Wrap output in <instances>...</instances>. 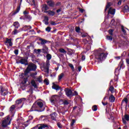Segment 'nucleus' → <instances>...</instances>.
Wrapping results in <instances>:
<instances>
[{
	"label": "nucleus",
	"mask_w": 129,
	"mask_h": 129,
	"mask_svg": "<svg viewBox=\"0 0 129 129\" xmlns=\"http://www.w3.org/2000/svg\"><path fill=\"white\" fill-rule=\"evenodd\" d=\"M47 6H49L50 8H54L55 7V2L52 0H49L46 2Z\"/></svg>",
	"instance_id": "obj_12"
},
{
	"label": "nucleus",
	"mask_w": 129,
	"mask_h": 129,
	"mask_svg": "<svg viewBox=\"0 0 129 129\" xmlns=\"http://www.w3.org/2000/svg\"><path fill=\"white\" fill-rule=\"evenodd\" d=\"M41 51H42V52L43 54H48L49 48H48V47H47V46L43 45Z\"/></svg>",
	"instance_id": "obj_10"
},
{
	"label": "nucleus",
	"mask_w": 129,
	"mask_h": 129,
	"mask_svg": "<svg viewBox=\"0 0 129 129\" xmlns=\"http://www.w3.org/2000/svg\"><path fill=\"white\" fill-rule=\"evenodd\" d=\"M56 112H53L50 114V117L52 119V120H56Z\"/></svg>",
	"instance_id": "obj_25"
},
{
	"label": "nucleus",
	"mask_w": 129,
	"mask_h": 129,
	"mask_svg": "<svg viewBox=\"0 0 129 129\" xmlns=\"http://www.w3.org/2000/svg\"><path fill=\"white\" fill-rule=\"evenodd\" d=\"M56 96H57V95H55L52 96L51 97V99H50L51 102L54 103L55 102V101H56Z\"/></svg>",
	"instance_id": "obj_34"
},
{
	"label": "nucleus",
	"mask_w": 129,
	"mask_h": 129,
	"mask_svg": "<svg viewBox=\"0 0 129 129\" xmlns=\"http://www.w3.org/2000/svg\"><path fill=\"white\" fill-rule=\"evenodd\" d=\"M26 70L30 73L31 71H36L37 70V65L33 62H30L28 64V67H27Z\"/></svg>",
	"instance_id": "obj_5"
},
{
	"label": "nucleus",
	"mask_w": 129,
	"mask_h": 129,
	"mask_svg": "<svg viewBox=\"0 0 129 129\" xmlns=\"http://www.w3.org/2000/svg\"><path fill=\"white\" fill-rule=\"evenodd\" d=\"M75 30L77 33H80V27L77 26L76 27Z\"/></svg>",
	"instance_id": "obj_46"
},
{
	"label": "nucleus",
	"mask_w": 129,
	"mask_h": 129,
	"mask_svg": "<svg viewBox=\"0 0 129 129\" xmlns=\"http://www.w3.org/2000/svg\"><path fill=\"white\" fill-rule=\"evenodd\" d=\"M111 6V2H108L107 3V5L106 6L105 9L104 10V12H106L107 11V9H109V7Z\"/></svg>",
	"instance_id": "obj_32"
},
{
	"label": "nucleus",
	"mask_w": 129,
	"mask_h": 129,
	"mask_svg": "<svg viewBox=\"0 0 129 129\" xmlns=\"http://www.w3.org/2000/svg\"><path fill=\"white\" fill-rule=\"evenodd\" d=\"M45 106L44 104L41 101L36 102L32 105L31 109L28 112H31V111H38L39 112H42L45 110Z\"/></svg>",
	"instance_id": "obj_1"
},
{
	"label": "nucleus",
	"mask_w": 129,
	"mask_h": 129,
	"mask_svg": "<svg viewBox=\"0 0 129 129\" xmlns=\"http://www.w3.org/2000/svg\"><path fill=\"white\" fill-rule=\"evenodd\" d=\"M106 98H108V96H105L103 99V100L102 101V104H103V105H104V106L105 105H107V104L108 103H107V102H106L105 103L104 102V101H105V99Z\"/></svg>",
	"instance_id": "obj_27"
},
{
	"label": "nucleus",
	"mask_w": 129,
	"mask_h": 129,
	"mask_svg": "<svg viewBox=\"0 0 129 129\" xmlns=\"http://www.w3.org/2000/svg\"><path fill=\"white\" fill-rule=\"evenodd\" d=\"M51 27H47L46 29H45V31L46 32H48V33H49V32H51Z\"/></svg>",
	"instance_id": "obj_51"
},
{
	"label": "nucleus",
	"mask_w": 129,
	"mask_h": 129,
	"mask_svg": "<svg viewBox=\"0 0 129 129\" xmlns=\"http://www.w3.org/2000/svg\"><path fill=\"white\" fill-rule=\"evenodd\" d=\"M85 60V55L82 56V61H84Z\"/></svg>",
	"instance_id": "obj_63"
},
{
	"label": "nucleus",
	"mask_w": 129,
	"mask_h": 129,
	"mask_svg": "<svg viewBox=\"0 0 129 129\" xmlns=\"http://www.w3.org/2000/svg\"><path fill=\"white\" fill-rule=\"evenodd\" d=\"M11 118L9 116H7L4 118L2 121V127L6 128L8 125L11 124Z\"/></svg>",
	"instance_id": "obj_4"
},
{
	"label": "nucleus",
	"mask_w": 129,
	"mask_h": 129,
	"mask_svg": "<svg viewBox=\"0 0 129 129\" xmlns=\"http://www.w3.org/2000/svg\"><path fill=\"white\" fill-rule=\"evenodd\" d=\"M19 63H21L22 65H29V62H28V59L25 58H21L19 61Z\"/></svg>",
	"instance_id": "obj_9"
},
{
	"label": "nucleus",
	"mask_w": 129,
	"mask_h": 129,
	"mask_svg": "<svg viewBox=\"0 0 129 129\" xmlns=\"http://www.w3.org/2000/svg\"><path fill=\"white\" fill-rule=\"evenodd\" d=\"M25 20H28V22H30V21H32V17H31V15H25Z\"/></svg>",
	"instance_id": "obj_31"
},
{
	"label": "nucleus",
	"mask_w": 129,
	"mask_h": 129,
	"mask_svg": "<svg viewBox=\"0 0 129 129\" xmlns=\"http://www.w3.org/2000/svg\"><path fill=\"white\" fill-rule=\"evenodd\" d=\"M109 100L110 102H114L115 101V97L113 95H111L109 97Z\"/></svg>",
	"instance_id": "obj_23"
},
{
	"label": "nucleus",
	"mask_w": 129,
	"mask_h": 129,
	"mask_svg": "<svg viewBox=\"0 0 129 129\" xmlns=\"http://www.w3.org/2000/svg\"><path fill=\"white\" fill-rule=\"evenodd\" d=\"M40 126L39 127V129H43L45 128V127H48V125H47V124L42 123L40 124Z\"/></svg>",
	"instance_id": "obj_29"
},
{
	"label": "nucleus",
	"mask_w": 129,
	"mask_h": 129,
	"mask_svg": "<svg viewBox=\"0 0 129 129\" xmlns=\"http://www.w3.org/2000/svg\"><path fill=\"white\" fill-rule=\"evenodd\" d=\"M20 20H26L24 15L20 17Z\"/></svg>",
	"instance_id": "obj_61"
},
{
	"label": "nucleus",
	"mask_w": 129,
	"mask_h": 129,
	"mask_svg": "<svg viewBox=\"0 0 129 129\" xmlns=\"http://www.w3.org/2000/svg\"><path fill=\"white\" fill-rule=\"evenodd\" d=\"M95 58L98 60V62H101L106 58V55L104 53H101L100 51H97L96 52Z\"/></svg>",
	"instance_id": "obj_2"
},
{
	"label": "nucleus",
	"mask_w": 129,
	"mask_h": 129,
	"mask_svg": "<svg viewBox=\"0 0 129 129\" xmlns=\"http://www.w3.org/2000/svg\"><path fill=\"white\" fill-rule=\"evenodd\" d=\"M44 83H45L46 85H49V81L47 79H45L44 80Z\"/></svg>",
	"instance_id": "obj_56"
},
{
	"label": "nucleus",
	"mask_w": 129,
	"mask_h": 129,
	"mask_svg": "<svg viewBox=\"0 0 129 129\" xmlns=\"http://www.w3.org/2000/svg\"><path fill=\"white\" fill-rule=\"evenodd\" d=\"M37 72L32 73L30 75V77H32L34 79L36 78L35 76L37 75Z\"/></svg>",
	"instance_id": "obj_38"
},
{
	"label": "nucleus",
	"mask_w": 129,
	"mask_h": 129,
	"mask_svg": "<svg viewBox=\"0 0 129 129\" xmlns=\"http://www.w3.org/2000/svg\"><path fill=\"white\" fill-rule=\"evenodd\" d=\"M19 33L18 29L14 28V30L12 32V35H17Z\"/></svg>",
	"instance_id": "obj_39"
},
{
	"label": "nucleus",
	"mask_w": 129,
	"mask_h": 129,
	"mask_svg": "<svg viewBox=\"0 0 129 129\" xmlns=\"http://www.w3.org/2000/svg\"><path fill=\"white\" fill-rule=\"evenodd\" d=\"M46 63L44 65L43 68L45 70V72L49 73V66H50V60L52 59V55L50 54L46 53Z\"/></svg>",
	"instance_id": "obj_3"
},
{
	"label": "nucleus",
	"mask_w": 129,
	"mask_h": 129,
	"mask_svg": "<svg viewBox=\"0 0 129 129\" xmlns=\"http://www.w3.org/2000/svg\"><path fill=\"white\" fill-rule=\"evenodd\" d=\"M52 84V89H55V90H56V91H58V90H61V87L59 86V85H56V84H55V83H53Z\"/></svg>",
	"instance_id": "obj_13"
},
{
	"label": "nucleus",
	"mask_w": 129,
	"mask_h": 129,
	"mask_svg": "<svg viewBox=\"0 0 129 129\" xmlns=\"http://www.w3.org/2000/svg\"><path fill=\"white\" fill-rule=\"evenodd\" d=\"M0 93L1 95H3V96H6L9 92H8V90L5 89V88L3 87L2 86H0Z\"/></svg>",
	"instance_id": "obj_7"
},
{
	"label": "nucleus",
	"mask_w": 129,
	"mask_h": 129,
	"mask_svg": "<svg viewBox=\"0 0 129 129\" xmlns=\"http://www.w3.org/2000/svg\"><path fill=\"white\" fill-rule=\"evenodd\" d=\"M50 25H51V26H56V25H57V23H56L55 21H51Z\"/></svg>",
	"instance_id": "obj_54"
},
{
	"label": "nucleus",
	"mask_w": 129,
	"mask_h": 129,
	"mask_svg": "<svg viewBox=\"0 0 129 129\" xmlns=\"http://www.w3.org/2000/svg\"><path fill=\"white\" fill-rule=\"evenodd\" d=\"M5 44H9V46L12 47L13 46V42H12V39L7 38L6 41H5Z\"/></svg>",
	"instance_id": "obj_22"
},
{
	"label": "nucleus",
	"mask_w": 129,
	"mask_h": 129,
	"mask_svg": "<svg viewBox=\"0 0 129 129\" xmlns=\"http://www.w3.org/2000/svg\"><path fill=\"white\" fill-rule=\"evenodd\" d=\"M75 122H76V120L72 119V122L71 123V126H73V125H74V123H75Z\"/></svg>",
	"instance_id": "obj_50"
},
{
	"label": "nucleus",
	"mask_w": 129,
	"mask_h": 129,
	"mask_svg": "<svg viewBox=\"0 0 129 129\" xmlns=\"http://www.w3.org/2000/svg\"><path fill=\"white\" fill-rule=\"evenodd\" d=\"M16 105H13L10 107V112H13V111H14V110H15V109H16Z\"/></svg>",
	"instance_id": "obj_33"
},
{
	"label": "nucleus",
	"mask_w": 129,
	"mask_h": 129,
	"mask_svg": "<svg viewBox=\"0 0 129 129\" xmlns=\"http://www.w3.org/2000/svg\"><path fill=\"white\" fill-rule=\"evenodd\" d=\"M28 74H29V73L26 71V70H25L24 71V73H21V77H22V78H24L25 76L26 77H28V76H29Z\"/></svg>",
	"instance_id": "obj_21"
},
{
	"label": "nucleus",
	"mask_w": 129,
	"mask_h": 129,
	"mask_svg": "<svg viewBox=\"0 0 129 129\" xmlns=\"http://www.w3.org/2000/svg\"><path fill=\"white\" fill-rule=\"evenodd\" d=\"M77 95H78V93L77 92V91H75L74 92H72V96H77Z\"/></svg>",
	"instance_id": "obj_48"
},
{
	"label": "nucleus",
	"mask_w": 129,
	"mask_h": 129,
	"mask_svg": "<svg viewBox=\"0 0 129 129\" xmlns=\"http://www.w3.org/2000/svg\"><path fill=\"white\" fill-rule=\"evenodd\" d=\"M58 51L60 53H62L63 54H66L67 53V51L64 48H59Z\"/></svg>",
	"instance_id": "obj_35"
},
{
	"label": "nucleus",
	"mask_w": 129,
	"mask_h": 129,
	"mask_svg": "<svg viewBox=\"0 0 129 129\" xmlns=\"http://www.w3.org/2000/svg\"><path fill=\"white\" fill-rule=\"evenodd\" d=\"M32 6H36V2H35V0H32Z\"/></svg>",
	"instance_id": "obj_62"
},
{
	"label": "nucleus",
	"mask_w": 129,
	"mask_h": 129,
	"mask_svg": "<svg viewBox=\"0 0 129 129\" xmlns=\"http://www.w3.org/2000/svg\"><path fill=\"white\" fill-rule=\"evenodd\" d=\"M24 28L26 30V31H28V30H31V29H32V26L29 25H25L24 27Z\"/></svg>",
	"instance_id": "obj_37"
},
{
	"label": "nucleus",
	"mask_w": 129,
	"mask_h": 129,
	"mask_svg": "<svg viewBox=\"0 0 129 129\" xmlns=\"http://www.w3.org/2000/svg\"><path fill=\"white\" fill-rule=\"evenodd\" d=\"M22 2H23V0H20V4L19 6L17 7L16 11L14 12L13 15H16V14H18V13L20 12V10H21V5L22 4Z\"/></svg>",
	"instance_id": "obj_16"
},
{
	"label": "nucleus",
	"mask_w": 129,
	"mask_h": 129,
	"mask_svg": "<svg viewBox=\"0 0 129 129\" xmlns=\"http://www.w3.org/2000/svg\"><path fill=\"white\" fill-rule=\"evenodd\" d=\"M92 109L93 111H96L97 110V106L96 105H94L92 106Z\"/></svg>",
	"instance_id": "obj_40"
},
{
	"label": "nucleus",
	"mask_w": 129,
	"mask_h": 129,
	"mask_svg": "<svg viewBox=\"0 0 129 129\" xmlns=\"http://www.w3.org/2000/svg\"><path fill=\"white\" fill-rule=\"evenodd\" d=\"M39 41H40V44L42 46H46L45 44H47V43H51V41H47L46 39H44L43 38H39Z\"/></svg>",
	"instance_id": "obj_11"
},
{
	"label": "nucleus",
	"mask_w": 129,
	"mask_h": 129,
	"mask_svg": "<svg viewBox=\"0 0 129 129\" xmlns=\"http://www.w3.org/2000/svg\"><path fill=\"white\" fill-rule=\"evenodd\" d=\"M37 81H38V82H39V83H42V82L43 81V80H42L41 79V77H39V78H37Z\"/></svg>",
	"instance_id": "obj_55"
},
{
	"label": "nucleus",
	"mask_w": 129,
	"mask_h": 129,
	"mask_svg": "<svg viewBox=\"0 0 129 129\" xmlns=\"http://www.w3.org/2000/svg\"><path fill=\"white\" fill-rule=\"evenodd\" d=\"M44 13H46V14H48V16H50L51 17H54L55 15L56 14V13L53 11L48 10L47 11H44Z\"/></svg>",
	"instance_id": "obj_15"
},
{
	"label": "nucleus",
	"mask_w": 129,
	"mask_h": 129,
	"mask_svg": "<svg viewBox=\"0 0 129 129\" xmlns=\"http://www.w3.org/2000/svg\"><path fill=\"white\" fill-rule=\"evenodd\" d=\"M124 102H125V103L126 104L125 108L126 109V107H127V103L128 102V99H127V98H124L121 101V106H122V104H123Z\"/></svg>",
	"instance_id": "obj_17"
},
{
	"label": "nucleus",
	"mask_w": 129,
	"mask_h": 129,
	"mask_svg": "<svg viewBox=\"0 0 129 129\" xmlns=\"http://www.w3.org/2000/svg\"><path fill=\"white\" fill-rule=\"evenodd\" d=\"M126 62L129 65V58L126 59Z\"/></svg>",
	"instance_id": "obj_64"
},
{
	"label": "nucleus",
	"mask_w": 129,
	"mask_h": 129,
	"mask_svg": "<svg viewBox=\"0 0 129 129\" xmlns=\"http://www.w3.org/2000/svg\"><path fill=\"white\" fill-rule=\"evenodd\" d=\"M64 91L66 92V95L68 96V97H70L72 96V90L69 89V88H67L64 89Z\"/></svg>",
	"instance_id": "obj_8"
},
{
	"label": "nucleus",
	"mask_w": 129,
	"mask_h": 129,
	"mask_svg": "<svg viewBox=\"0 0 129 129\" xmlns=\"http://www.w3.org/2000/svg\"><path fill=\"white\" fill-rule=\"evenodd\" d=\"M108 14H110V15H114V14H115V9H112V8H110L108 11Z\"/></svg>",
	"instance_id": "obj_20"
},
{
	"label": "nucleus",
	"mask_w": 129,
	"mask_h": 129,
	"mask_svg": "<svg viewBox=\"0 0 129 129\" xmlns=\"http://www.w3.org/2000/svg\"><path fill=\"white\" fill-rule=\"evenodd\" d=\"M69 66L70 67V68H71L72 70H73V71H74V70H75L74 66H73V64H72V63H69Z\"/></svg>",
	"instance_id": "obj_47"
},
{
	"label": "nucleus",
	"mask_w": 129,
	"mask_h": 129,
	"mask_svg": "<svg viewBox=\"0 0 129 129\" xmlns=\"http://www.w3.org/2000/svg\"><path fill=\"white\" fill-rule=\"evenodd\" d=\"M25 99V98H22L20 99L19 100H17L16 101V106H18V107L20 108H22L23 107V104H22V102H23V101Z\"/></svg>",
	"instance_id": "obj_6"
},
{
	"label": "nucleus",
	"mask_w": 129,
	"mask_h": 129,
	"mask_svg": "<svg viewBox=\"0 0 129 129\" xmlns=\"http://www.w3.org/2000/svg\"><path fill=\"white\" fill-rule=\"evenodd\" d=\"M31 47H34V45L31 43L29 45H27L26 47V50H30V48H31Z\"/></svg>",
	"instance_id": "obj_45"
},
{
	"label": "nucleus",
	"mask_w": 129,
	"mask_h": 129,
	"mask_svg": "<svg viewBox=\"0 0 129 129\" xmlns=\"http://www.w3.org/2000/svg\"><path fill=\"white\" fill-rule=\"evenodd\" d=\"M49 9L50 8L48 7V5H47V4H44L42 5V11H44V12H47Z\"/></svg>",
	"instance_id": "obj_18"
},
{
	"label": "nucleus",
	"mask_w": 129,
	"mask_h": 129,
	"mask_svg": "<svg viewBox=\"0 0 129 129\" xmlns=\"http://www.w3.org/2000/svg\"><path fill=\"white\" fill-rule=\"evenodd\" d=\"M109 91L111 92V93H113V92H114V87H113V86H110L109 88Z\"/></svg>",
	"instance_id": "obj_36"
},
{
	"label": "nucleus",
	"mask_w": 129,
	"mask_h": 129,
	"mask_svg": "<svg viewBox=\"0 0 129 129\" xmlns=\"http://www.w3.org/2000/svg\"><path fill=\"white\" fill-rule=\"evenodd\" d=\"M123 12L124 13H128L129 12V7L127 5H126L124 7L123 9Z\"/></svg>",
	"instance_id": "obj_28"
},
{
	"label": "nucleus",
	"mask_w": 129,
	"mask_h": 129,
	"mask_svg": "<svg viewBox=\"0 0 129 129\" xmlns=\"http://www.w3.org/2000/svg\"><path fill=\"white\" fill-rule=\"evenodd\" d=\"M30 76H27L26 78H24L23 84H26L27 83V81H28V78H29Z\"/></svg>",
	"instance_id": "obj_42"
},
{
	"label": "nucleus",
	"mask_w": 129,
	"mask_h": 129,
	"mask_svg": "<svg viewBox=\"0 0 129 129\" xmlns=\"http://www.w3.org/2000/svg\"><path fill=\"white\" fill-rule=\"evenodd\" d=\"M120 69L119 70L121 69V68L122 67V65H123V62L121 61L120 62Z\"/></svg>",
	"instance_id": "obj_60"
},
{
	"label": "nucleus",
	"mask_w": 129,
	"mask_h": 129,
	"mask_svg": "<svg viewBox=\"0 0 129 129\" xmlns=\"http://www.w3.org/2000/svg\"><path fill=\"white\" fill-rule=\"evenodd\" d=\"M14 53L15 55H18L19 54V49H15L14 50Z\"/></svg>",
	"instance_id": "obj_58"
},
{
	"label": "nucleus",
	"mask_w": 129,
	"mask_h": 129,
	"mask_svg": "<svg viewBox=\"0 0 129 129\" xmlns=\"http://www.w3.org/2000/svg\"><path fill=\"white\" fill-rule=\"evenodd\" d=\"M57 125L59 128H62V125L61 124V123L58 122Z\"/></svg>",
	"instance_id": "obj_57"
},
{
	"label": "nucleus",
	"mask_w": 129,
	"mask_h": 129,
	"mask_svg": "<svg viewBox=\"0 0 129 129\" xmlns=\"http://www.w3.org/2000/svg\"><path fill=\"white\" fill-rule=\"evenodd\" d=\"M24 16L25 17L26 16H27L29 15V12L27 11H24L23 12Z\"/></svg>",
	"instance_id": "obj_52"
},
{
	"label": "nucleus",
	"mask_w": 129,
	"mask_h": 129,
	"mask_svg": "<svg viewBox=\"0 0 129 129\" xmlns=\"http://www.w3.org/2000/svg\"><path fill=\"white\" fill-rule=\"evenodd\" d=\"M31 85L32 86H33L34 88H37L38 86H37V84H36V82H35V80H32L31 81Z\"/></svg>",
	"instance_id": "obj_30"
},
{
	"label": "nucleus",
	"mask_w": 129,
	"mask_h": 129,
	"mask_svg": "<svg viewBox=\"0 0 129 129\" xmlns=\"http://www.w3.org/2000/svg\"><path fill=\"white\" fill-rule=\"evenodd\" d=\"M63 104L64 105H68V104H69V102H68V101L67 100H65L63 102Z\"/></svg>",
	"instance_id": "obj_49"
},
{
	"label": "nucleus",
	"mask_w": 129,
	"mask_h": 129,
	"mask_svg": "<svg viewBox=\"0 0 129 129\" xmlns=\"http://www.w3.org/2000/svg\"><path fill=\"white\" fill-rule=\"evenodd\" d=\"M112 36L111 35V36H108V35H107L106 36V39L107 40H108L109 41H112Z\"/></svg>",
	"instance_id": "obj_41"
},
{
	"label": "nucleus",
	"mask_w": 129,
	"mask_h": 129,
	"mask_svg": "<svg viewBox=\"0 0 129 129\" xmlns=\"http://www.w3.org/2000/svg\"><path fill=\"white\" fill-rule=\"evenodd\" d=\"M124 118H122V122H123V123H124V124H126V120H127V121H129V115L128 114H125L124 115Z\"/></svg>",
	"instance_id": "obj_14"
},
{
	"label": "nucleus",
	"mask_w": 129,
	"mask_h": 129,
	"mask_svg": "<svg viewBox=\"0 0 129 129\" xmlns=\"http://www.w3.org/2000/svg\"><path fill=\"white\" fill-rule=\"evenodd\" d=\"M121 30H122V32L123 33V34H126V31H125V30H124V28L123 27V26H121Z\"/></svg>",
	"instance_id": "obj_53"
},
{
	"label": "nucleus",
	"mask_w": 129,
	"mask_h": 129,
	"mask_svg": "<svg viewBox=\"0 0 129 129\" xmlns=\"http://www.w3.org/2000/svg\"><path fill=\"white\" fill-rule=\"evenodd\" d=\"M13 26L15 27V29H19V27H20V23L18 21L14 22Z\"/></svg>",
	"instance_id": "obj_26"
},
{
	"label": "nucleus",
	"mask_w": 129,
	"mask_h": 129,
	"mask_svg": "<svg viewBox=\"0 0 129 129\" xmlns=\"http://www.w3.org/2000/svg\"><path fill=\"white\" fill-rule=\"evenodd\" d=\"M114 30L113 29H109L108 30V33L109 34V35H110L111 36H112V35H113V31Z\"/></svg>",
	"instance_id": "obj_43"
},
{
	"label": "nucleus",
	"mask_w": 129,
	"mask_h": 129,
	"mask_svg": "<svg viewBox=\"0 0 129 129\" xmlns=\"http://www.w3.org/2000/svg\"><path fill=\"white\" fill-rule=\"evenodd\" d=\"M43 22H44L45 25L48 26V25H49V17H48V16H44V19L43 20Z\"/></svg>",
	"instance_id": "obj_19"
},
{
	"label": "nucleus",
	"mask_w": 129,
	"mask_h": 129,
	"mask_svg": "<svg viewBox=\"0 0 129 129\" xmlns=\"http://www.w3.org/2000/svg\"><path fill=\"white\" fill-rule=\"evenodd\" d=\"M83 42L85 43V44H87L88 43V40H87L86 39H83Z\"/></svg>",
	"instance_id": "obj_59"
},
{
	"label": "nucleus",
	"mask_w": 129,
	"mask_h": 129,
	"mask_svg": "<svg viewBox=\"0 0 129 129\" xmlns=\"http://www.w3.org/2000/svg\"><path fill=\"white\" fill-rule=\"evenodd\" d=\"M34 53H35V54H37L38 55L41 54L42 53V49H34L33 50Z\"/></svg>",
	"instance_id": "obj_24"
},
{
	"label": "nucleus",
	"mask_w": 129,
	"mask_h": 129,
	"mask_svg": "<svg viewBox=\"0 0 129 129\" xmlns=\"http://www.w3.org/2000/svg\"><path fill=\"white\" fill-rule=\"evenodd\" d=\"M64 76V74L61 73L58 76V80L60 81L62 78H63V77Z\"/></svg>",
	"instance_id": "obj_44"
}]
</instances>
